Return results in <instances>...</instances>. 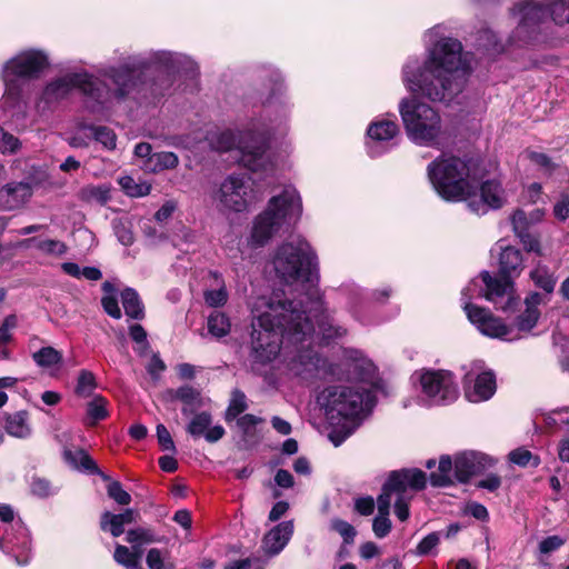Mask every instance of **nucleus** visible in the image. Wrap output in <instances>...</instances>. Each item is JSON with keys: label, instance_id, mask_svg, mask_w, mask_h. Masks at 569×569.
<instances>
[{"label": "nucleus", "instance_id": "obj_31", "mask_svg": "<svg viewBox=\"0 0 569 569\" xmlns=\"http://www.w3.org/2000/svg\"><path fill=\"white\" fill-rule=\"evenodd\" d=\"M79 129L82 131H89L90 137L93 138L97 142L101 143L104 148L109 150L116 148L117 137L110 128L104 126L80 123Z\"/></svg>", "mask_w": 569, "mask_h": 569}, {"label": "nucleus", "instance_id": "obj_19", "mask_svg": "<svg viewBox=\"0 0 569 569\" xmlns=\"http://www.w3.org/2000/svg\"><path fill=\"white\" fill-rule=\"evenodd\" d=\"M493 465V460L481 452L469 451L455 458V475L460 482H467L472 476L483 472Z\"/></svg>", "mask_w": 569, "mask_h": 569}, {"label": "nucleus", "instance_id": "obj_15", "mask_svg": "<svg viewBox=\"0 0 569 569\" xmlns=\"http://www.w3.org/2000/svg\"><path fill=\"white\" fill-rule=\"evenodd\" d=\"M466 369L463 382L465 395L470 402H481L490 399L496 391V378L491 371L483 370L481 361H475Z\"/></svg>", "mask_w": 569, "mask_h": 569}, {"label": "nucleus", "instance_id": "obj_43", "mask_svg": "<svg viewBox=\"0 0 569 569\" xmlns=\"http://www.w3.org/2000/svg\"><path fill=\"white\" fill-rule=\"evenodd\" d=\"M37 249L47 256L61 257L66 254L68 247L64 242L54 239H40Z\"/></svg>", "mask_w": 569, "mask_h": 569}, {"label": "nucleus", "instance_id": "obj_26", "mask_svg": "<svg viewBox=\"0 0 569 569\" xmlns=\"http://www.w3.org/2000/svg\"><path fill=\"white\" fill-rule=\"evenodd\" d=\"M173 397L182 402L183 416H191L203 406L201 393L191 386H182L174 391Z\"/></svg>", "mask_w": 569, "mask_h": 569}, {"label": "nucleus", "instance_id": "obj_39", "mask_svg": "<svg viewBox=\"0 0 569 569\" xmlns=\"http://www.w3.org/2000/svg\"><path fill=\"white\" fill-rule=\"evenodd\" d=\"M122 190L130 197H143L150 193L151 186L147 182L138 183L132 177L124 176L119 179Z\"/></svg>", "mask_w": 569, "mask_h": 569}, {"label": "nucleus", "instance_id": "obj_27", "mask_svg": "<svg viewBox=\"0 0 569 569\" xmlns=\"http://www.w3.org/2000/svg\"><path fill=\"white\" fill-rule=\"evenodd\" d=\"M529 277L536 287L543 290L542 295L546 296V299H549V296L553 292L557 283V277L555 273L550 271L546 264L538 262L530 271Z\"/></svg>", "mask_w": 569, "mask_h": 569}, {"label": "nucleus", "instance_id": "obj_45", "mask_svg": "<svg viewBox=\"0 0 569 569\" xmlns=\"http://www.w3.org/2000/svg\"><path fill=\"white\" fill-rule=\"evenodd\" d=\"M131 339L138 345L134 349L139 356H146L149 350V342L147 340V332L140 325H133L129 330Z\"/></svg>", "mask_w": 569, "mask_h": 569}, {"label": "nucleus", "instance_id": "obj_46", "mask_svg": "<svg viewBox=\"0 0 569 569\" xmlns=\"http://www.w3.org/2000/svg\"><path fill=\"white\" fill-rule=\"evenodd\" d=\"M82 198L91 201L94 200L99 203H104L109 200V188L106 186H89L82 189Z\"/></svg>", "mask_w": 569, "mask_h": 569}, {"label": "nucleus", "instance_id": "obj_12", "mask_svg": "<svg viewBox=\"0 0 569 569\" xmlns=\"http://www.w3.org/2000/svg\"><path fill=\"white\" fill-rule=\"evenodd\" d=\"M250 178L229 176L221 183L217 200L222 210L242 212L258 200Z\"/></svg>", "mask_w": 569, "mask_h": 569}, {"label": "nucleus", "instance_id": "obj_20", "mask_svg": "<svg viewBox=\"0 0 569 569\" xmlns=\"http://www.w3.org/2000/svg\"><path fill=\"white\" fill-rule=\"evenodd\" d=\"M191 416L186 431L192 438H203L209 443H216L226 435V430L221 425H212V416L209 412H194Z\"/></svg>", "mask_w": 569, "mask_h": 569}, {"label": "nucleus", "instance_id": "obj_29", "mask_svg": "<svg viewBox=\"0 0 569 569\" xmlns=\"http://www.w3.org/2000/svg\"><path fill=\"white\" fill-rule=\"evenodd\" d=\"M178 164V156L170 151L154 152L144 163L146 168L153 173L174 169Z\"/></svg>", "mask_w": 569, "mask_h": 569}, {"label": "nucleus", "instance_id": "obj_61", "mask_svg": "<svg viewBox=\"0 0 569 569\" xmlns=\"http://www.w3.org/2000/svg\"><path fill=\"white\" fill-rule=\"evenodd\" d=\"M565 540L559 536H549L539 543V550L542 553H549L559 549Z\"/></svg>", "mask_w": 569, "mask_h": 569}, {"label": "nucleus", "instance_id": "obj_21", "mask_svg": "<svg viewBox=\"0 0 569 569\" xmlns=\"http://www.w3.org/2000/svg\"><path fill=\"white\" fill-rule=\"evenodd\" d=\"M550 299H546L540 292H530L525 299V310L517 317L515 321L516 328L521 332H530L537 325L540 311V305H547Z\"/></svg>", "mask_w": 569, "mask_h": 569}, {"label": "nucleus", "instance_id": "obj_38", "mask_svg": "<svg viewBox=\"0 0 569 569\" xmlns=\"http://www.w3.org/2000/svg\"><path fill=\"white\" fill-rule=\"evenodd\" d=\"M550 21L558 27L569 26V0H549Z\"/></svg>", "mask_w": 569, "mask_h": 569}, {"label": "nucleus", "instance_id": "obj_52", "mask_svg": "<svg viewBox=\"0 0 569 569\" xmlns=\"http://www.w3.org/2000/svg\"><path fill=\"white\" fill-rule=\"evenodd\" d=\"M262 421V418L247 413L237 418V427L243 436L249 437L253 435L254 427Z\"/></svg>", "mask_w": 569, "mask_h": 569}, {"label": "nucleus", "instance_id": "obj_1", "mask_svg": "<svg viewBox=\"0 0 569 569\" xmlns=\"http://www.w3.org/2000/svg\"><path fill=\"white\" fill-rule=\"evenodd\" d=\"M277 276L288 284L308 286L306 305L295 302L283 292L273 291L269 297L260 296L250 302L252 333L250 361L252 367L271 362L279 355L281 346L293 347L288 362L289 370L302 379L315 377L325 369L326 361L311 348L317 319L319 335L329 341L347 333L343 327L333 322L317 288L318 258L309 242L292 238L281 243L272 258Z\"/></svg>", "mask_w": 569, "mask_h": 569}, {"label": "nucleus", "instance_id": "obj_54", "mask_svg": "<svg viewBox=\"0 0 569 569\" xmlns=\"http://www.w3.org/2000/svg\"><path fill=\"white\" fill-rule=\"evenodd\" d=\"M511 224H512V230L516 233V236H519V234H522L526 232H530L529 229H530L531 223L529 221L528 216L526 214V212L523 210L515 211V213L511 216Z\"/></svg>", "mask_w": 569, "mask_h": 569}, {"label": "nucleus", "instance_id": "obj_34", "mask_svg": "<svg viewBox=\"0 0 569 569\" xmlns=\"http://www.w3.org/2000/svg\"><path fill=\"white\" fill-rule=\"evenodd\" d=\"M207 326L209 333L216 338H222L227 336L231 328L229 318L220 311H213L208 317Z\"/></svg>", "mask_w": 569, "mask_h": 569}, {"label": "nucleus", "instance_id": "obj_32", "mask_svg": "<svg viewBox=\"0 0 569 569\" xmlns=\"http://www.w3.org/2000/svg\"><path fill=\"white\" fill-rule=\"evenodd\" d=\"M64 459L77 469L89 473H98L99 469L93 459L84 450H64Z\"/></svg>", "mask_w": 569, "mask_h": 569}, {"label": "nucleus", "instance_id": "obj_40", "mask_svg": "<svg viewBox=\"0 0 569 569\" xmlns=\"http://www.w3.org/2000/svg\"><path fill=\"white\" fill-rule=\"evenodd\" d=\"M146 562L149 569H174V565L168 560V552L157 548L148 551Z\"/></svg>", "mask_w": 569, "mask_h": 569}, {"label": "nucleus", "instance_id": "obj_23", "mask_svg": "<svg viewBox=\"0 0 569 569\" xmlns=\"http://www.w3.org/2000/svg\"><path fill=\"white\" fill-rule=\"evenodd\" d=\"M40 342H42V339L38 336H32L29 339L28 347L31 350L33 362L41 369H51L61 366L63 360L61 351L51 346H43L34 350Z\"/></svg>", "mask_w": 569, "mask_h": 569}, {"label": "nucleus", "instance_id": "obj_8", "mask_svg": "<svg viewBox=\"0 0 569 569\" xmlns=\"http://www.w3.org/2000/svg\"><path fill=\"white\" fill-rule=\"evenodd\" d=\"M499 277L482 271L480 278L485 289L479 288L478 296L492 302L498 310L503 312L513 311L518 303V296L515 291L513 278L518 277L523 269V259L519 249L515 247L500 246Z\"/></svg>", "mask_w": 569, "mask_h": 569}, {"label": "nucleus", "instance_id": "obj_64", "mask_svg": "<svg viewBox=\"0 0 569 569\" xmlns=\"http://www.w3.org/2000/svg\"><path fill=\"white\" fill-rule=\"evenodd\" d=\"M177 209V203L173 200H169L162 204V207L156 212L154 219L158 222H163L171 217Z\"/></svg>", "mask_w": 569, "mask_h": 569}, {"label": "nucleus", "instance_id": "obj_51", "mask_svg": "<svg viewBox=\"0 0 569 569\" xmlns=\"http://www.w3.org/2000/svg\"><path fill=\"white\" fill-rule=\"evenodd\" d=\"M509 459L511 462H513L518 466H521V467H526V466L530 465L531 461H532L533 466L539 465V459L537 457H535L529 450H526L522 448L512 450L509 453Z\"/></svg>", "mask_w": 569, "mask_h": 569}, {"label": "nucleus", "instance_id": "obj_10", "mask_svg": "<svg viewBox=\"0 0 569 569\" xmlns=\"http://www.w3.org/2000/svg\"><path fill=\"white\" fill-rule=\"evenodd\" d=\"M510 14L517 20L512 41L529 43L538 40L542 23L550 20V1L519 0L510 9Z\"/></svg>", "mask_w": 569, "mask_h": 569}, {"label": "nucleus", "instance_id": "obj_63", "mask_svg": "<svg viewBox=\"0 0 569 569\" xmlns=\"http://www.w3.org/2000/svg\"><path fill=\"white\" fill-rule=\"evenodd\" d=\"M557 219L563 221L569 217V194L563 196L553 208Z\"/></svg>", "mask_w": 569, "mask_h": 569}, {"label": "nucleus", "instance_id": "obj_14", "mask_svg": "<svg viewBox=\"0 0 569 569\" xmlns=\"http://www.w3.org/2000/svg\"><path fill=\"white\" fill-rule=\"evenodd\" d=\"M422 392L435 405L452 402L458 397V388L452 373L446 370H427L420 375Z\"/></svg>", "mask_w": 569, "mask_h": 569}, {"label": "nucleus", "instance_id": "obj_55", "mask_svg": "<svg viewBox=\"0 0 569 569\" xmlns=\"http://www.w3.org/2000/svg\"><path fill=\"white\" fill-rule=\"evenodd\" d=\"M389 515L378 513L373 519L372 530L378 538H385L391 529V521Z\"/></svg>", "mask_w": 569, "mask_h": 569}, {"label": "nucleus", "instance_id": "obj_35", "mask_svg": "<svg viewBox=\"0 0 569 569\" xmlns=\"http://www.w3.org/2000/svg\"><path fill=\"white\" fill-rule=\"evenodd\" d=\"M248 408L247 397L246 395L236 389L231 393V399L229 401V406L224 413V420L227 422H231L237 419L241 413H243Z\"/></svg>", "mask_w": 569, "mask_h": 569}, {"label": "nucleus", "instance_id": "obj_47", "mask_svg": "<svg viewBox=\"0 0 569 569\" xmlns=\"http://www.w3.org/2000/svg\"><path fill=\"white\" fill-rule=\"evenodd\" d=\"M127 542L131 545L142 546L144 543H150L156 541L154 536L151 530L146 528H137L129 530L126 537Z\"/></svg>", "mask_w": 569, "mask_h": 569}, {"label": "nucleus", "instance_id": "obj_48", "mask_svg": "<svg viewBox=\"0 0 569 569\" xmlns=\"http://www.w3.org/2000/svg\"><path fill=\"white\" fill-rule=\"evenodd\" d=\"M330 529L338 532L346 543L353 542L356 530L349 522L342 519H332Z\"/></svg>", "mask_w": 569, "mask_h": 569}, {"label": "nucleus", "instance_id": "obj_58", "mask_svg": "<svg viewBox=\"0 0 569 569\" xmlns=\"http://www.w3.org/2000/svg\"><path fill=\"white\" fill-rule=\"evenodd\" d=\"M157 438L162 450L176 451L174 442L171 438L169 430L163 425L157 426Z\"/></svg>", "mask_w": 569, "mask_h": 569}, {"label": "nucleus", "instance_id": "obj_37", "mask_svg": "<svg viewBox=\"0 0 569 569\" xmlns=\"http://www.w3.org/2000/svg\"><path fill=\"white\" fill-rule=\"evenodd\" d=\"M112 228H113L114 234L117 236L118 240L123 246H131L133 243L134 236L132 232V223H131L130 218L120 217V218L113 219Z\"/></svg>", "mask_w": 569, "mask_h": 569}, {"label": "nucleus", "instance_id": "obj_4", "mask_svg": "<svg viewBox=\"0 0 569 569\" xmlns=\"http://www.w3.org/2000/svg\"><path fill=\"white\" fill-rule=\"evenodd\" d=\"M289 111L286 100L273 101V98H270L266 108L268 124L252 123L246 131L238 133L231 130L222 131L212 144L221 152L234 151L237 161L252 173L261 172L269 177L273 171V163L267 153L268 141L272 134L286 132Z\"/></svg>", "mask_w": 569, "mask_h": 569}, {"label": "nucleus", "instance_id": "obj_42", "mask_svg": "<svg viewBox=\"0 0 569 569\" xmlns=\"http://www.w3.org/2000/svg\"><path fill=\"white\" fill-rule=\"evenodd\" d=\"M107 400L102 397H94L87 406V416L90 420V425H94L100 420H103L108 416Z\"/></svg>", "mask_w": 569, "mask_h": 569}, {"label": "nucleus", "instance_id": "obj_25", "mask_svg": "<svg viewBox=\"0 0 569 569\" xmlns=\"http://www.w3.org/2000/svg\"><path fill=\"white\" fill-rule=\"evenodd\" d=\"M137 516L138 512L130 508L118 515L106 511L101 516L100 527L103 531H109L113 537H119L124 532V526L133 523Z\"/></svg>", "mask_w": 569, "mask_h": 569}, {"label": "nucleus", "instance_id": "obj_28", "mask_svg": "<svg viewBox=\"0 0 569 569\" xmlns=\"http://www.w3.org/2000/svg\"><path fill=\"white\" fill-rule=\"evenodd\" d=\"M6 431L9 436L14 438L24 439L31 435V426L29 423V416L27 411H17L8 415L6 419Z\"/></svg>", "mask_w": 569, "mask_h": 569}, {"label": "nucleus", "instance_id": "obj_59", "mask_svg": "<svg viewBox=\"0 0 569 569\" xmlns=\"http://www.w3.org/2000/svg\"><path fill=\"white\" fill-rule=\"evenodd\" d=\"M517 237L520 239V242L528 252L541 254L540 242L536 236L530 232H526Z\"/></svg>", "mask_w": 569, "mask_h": 569}, {"label": "nucleus", "instance_id": "obj_9", "mask_svg": "<svg viewBox=\"0 0 569 569\" xmlns=\"http://www.w3.org/2000/svg\"><path fill=\"white\" fill-rule=\"evenodd\" d=\"M48 66V54L42 50H24L9 59L1 71L4 103L17 107L22 99L26 81L38 78Z\"/></svg>", "mask_w": 569, "mask_h": 569}, {"label": "nucleus", "instance_id": "obj_50", "mask_svg": "<svg viewBox=\"0 0 569 569\" xmlns=\"http://www.w3.org/2000/svg\"><path fill=\"white\" fill-rule=\"evenodd\" d=\"M30 489L32 495L39 498H47L56 492L50 481L40 477L32 478Z\"/></svg>", "mask_w": 569, "mask_h": 569}, {"label": "nucleus", "instance_id": "obj_18", "mask_svg": "<svg viewBox=\"0 0 569 569\" xmlns=\"http://www.w3.org/2000/svg\"><path fill=\"white\" fill-rule=\"evenodd\" d=\"M466 201L469 209L477 214H485L489 209H499L506 202L505 191L496 180L485 181Z\"/></svg>", "mask_w": 569, "mask_h": 569}, {"label": "nucleus", "instance_id": "obj_49", "mask_svg": "<svg viewBox=\"0 0 569 569\" xmlns=\"http://www.w3.org/2000/svg\"><path fill=\"white\" fill-rule=\"evenodd\" d=\"M108 496L121 506H128L131 502V496L122 488L119 481H112L107 487Z\"/></svg>", "mask_w": 569, "mask_h": 569}, {"label": "nucleus", "instance_id": "obj_33", "mask_svg": "<svg viewBox=\"0 0 569 569\" xmlns=\"http://www.w3.org/2000/svg\"><path fill=\"white\" fill-rule=\"evenodd\" d=\"M452 466L455 467V462H452L451 458L449 456H442L439 461L438 471L430 475L431 485L433 487H447L451 485Z\"/></svg>", "mask_w": 569, "mask_h": 569}, {"label": "nucleus", "instance_id": "obj_56", "mask_svg": "<svg viewBox=\"0 0 569 569\" xmlns=\"http://www.w3.org/2000/svg\"><path fill=\"white\" fill-rule=\"evenodd\" d=\"M440 541V535L438 532H431L426 536L417 546V555L426 556L431 552L433 548L438 546Z\"/></svg>", "mask_w": 569, "mask_h": 569}, {"label": "nucleus", "instance_id": "obj_60", "mask_svg": "<svg viewBox=\"0 0 569 569\" xmlns=\"http://www.w3.org/2000/svg\"><path fill=\"white\" fill-rule=\"evenodd\" d=\"M148 373L154 379H159L160 375L166 370L164 362L160 359L158 353H153L149 363L146 367Z\"/></svg>", "mask_w": 569, "mask_h": 569}, {"label": "nucleus", "instance_id": "obj_57", "mask_svg": "<svg viewBox=\"0 0 569 569\" xmlns=\"http://www.w3.org/2000/svg\"><path fill=\"white\" fill-rule=\"evenodd\" d=\"M101 305L103 310L112 318L120 319L122 313L118 305L117 296H103L101 298Z\"/></svg>", "mask_w": 569, "mask_h": 569}, {"label": "nucleus", "instance_id": "obj_6", "mask_svg": "<svg viewBox=\"0 0 569 569\" xmlns=\"http://www.w3.org/2000/svg\"><path fill=\"white\" fill-rule=\"evenodd\" d=\"M427 176L435 191L447 201H466L479 188L476 163L452 154H442L431 161Z\"/></svg>", "mask_w": 569, "mask_h": 569}, {"label": "nucleus", "instance_id": "obj_22", "mask_svg": "<svg viewBox=\"0 0 569 569\" xmlns=\"http://www.w3.org/2000/svg\"><path fill=\"white\" fill-rule=\"evenodd\" d=\"M32 196V188L28 182H10L0 189V207L3 210L21 208Z\"/></svg>", "mask_w": 569, "mask_h": 569}, {"label": "nucleus", "instance_id": "obj_5", "mask_svg": "<svg viewBox=\"0 0 569 569\" xmlns=\"http://www.w3.org/2000/svg\"><path fill=\"white\" fill-rule=\"evenodd\" d=\"M359 371L360 383L355 386H337L326 390V411L328 419L336 428L329 433L335 447L340 446L359 427L363 416L369 413L376 403V367L369 360L355 366Z\"/></svg>", "mask_w": 569, "mask_h": 569}, {"label": "nucleus", "instance_id": "obj_2", "mask_svg": "<svg viewBox=\"0 0 569 569\" xmlns=\"http://www.w3.org/2000/svg\"><path fill=\"white\" fill-rule=\"evenodd\" d=\"M425 42L426 58H409L402 66V83L415 97L403 98L399 112L408 137L418 144L432 146L441 132V120L418 97L431 101L451 99L461 91L470 67L462 56L461 43L446 36L443 27L428 30Z\"/></svg>", "mask_w": 569, "mask_h": 569}, {"label": "nucleus", "instance_id": "obj_44", "mask_svg": "<svg viewBox=\"0 0 569 569\" xmlns=\"http://www.w3.org/2000/svg\"><path fill=\"white\" fill-rule=\"evenodd\" d=\"M20 148V140L0 127V152L2 154H14Z\"/></svg>", "mask_w": 569, "mask_h": 569}, {"label": "nucleus", "instance_id": "obj_24", "mask_svg": "<svg viewBox=\"0 0 569 569\" xmlns=\"http://www.w3.org/2000/svg\"><path fill=\"white\" fill-rule=\"evenodd\" d=\"M293 533V522L283 521L273 527L263 538L262 546L267 553L278 555L289 542Z\"/></svg>", "mask_w": 569, "mask_h": 569}, {"label": "nucleus", "instance_id": "obj_36", "mask_svg": "<svg viewBox=\"0 0 569 569\" xmlns=\"http://www.w3.org/2000/svg\"><path fill=\"white\" fill-rule=\"evenodd\" d=\"M113 558L117 563L123 566L126 569H142L140 553L131 552L126 546L117 545Z\"/></svg>", "mask_w": 569, "mask_h": 569}, {"label": "nucleus", "instance_id": "obj_53", "mask_svg": "<svg viewBox=\"0 0 569 569\" xmlns=\"http://www.w3.org/2000/svg\"><path fill=\"white\" fill-rule=\"evenodd\" d=\"M204 301L210 307H221L228 300V292L224 286L204 291Z\"/></svg>", "mask_w": 569, "mask_h": 569}, {"label": "nucleus", "instance_id": "obj_3", "mask_svg": "<svg viewBox=\"0 0 569 569\" xmlns=\"http://www.w3.org/2000/svg\"><path fill=\"white\" fill-rule=\"evenodd\" d=\"M156 68L169 77L184 76L194 78L198 74L197 63L186 54L172 51H154L146 58H130L122 66L107 67L98 71L99 77L110 81L108 86L88 72H71L58 77L44 87L40 102L50 107L66 99L74 89L94 101L99 109H104L113 100L126 98L136 87L137 71Z\"/></svg>", "mask_w": 569, "mask_h": 569}, {"label": "nucleus", "instance_id": "obj_7", "mask_svg": "<svg viewBox=\"0 0 569 569\" xmlns=\"http://www.w3.org/2000/svg\"><path fill=\"white\" fill-rule=\"evenodd\" d=\"M302 213V202L293 187L272 197L266 209L259 213L252 226L251 239L257 246H263L273 237L287 232L298 222Z\"/></svg>", "mask_w": 569, "mask_h": 569}, {"label": "nucleus", "instance_id": "obj_11", "mask_svg": "<svg viewBox=\"0 0 569 569\" xmlns=\"http://www.w3.org/2000/svg\"><path fill=\"white\" fill-rule=\"evenodd\" d=\"M478 283L471 281L461 293L462 308L469 321L483 335L493 339L512 341L519 337H511L513 329L506 325L500 318L492 315L486 308L471 303V299L478 296Z\"/></svg>", "mask_w": 569, "mask_h": 569}, {"label": "nucleus", "instance_id": "obj_62", "mask_svg": "<svg viewBox=\"0 0 569 569\" xmlns=\"http://www.w3.org/2000/svg\"><path fill=\"white\" fill-rule=\"evenodd\" d=\"M409 498L406 493L400 495L395 502V513L400 521H406L409 518Z\"/></svg>", "mask_w": 569, "mask_h": 569}, {"label": "nucleus", "instance_id": "obj_17", "mask_svg": "<svg viewBox=\"0 0 569 569\" xmlns=\"http://www.w3.org/2000/svg\"><path fill=\"white\" fill-rule=\"evenodd\" d=\"M2 550L13 557L18 566L31 560V536L23 523H16L2 536Z\"/></svg>", "mask_w": 569, "mask_h": 569}, {"label": "nucleus", "instance_id": "obj_41", "mask_svg": "<svg viewBox=\"0 0 569 569\" xmlns=\"http://www.w3.org/2000/svg\"><path fill=\"white\" fill-rule=\"evenodd\" d=\"M96 377L89 370H81L79 372L77 386H76V393L79 397L87 398L89 397L92 391L96 389Z\"/></svg>", "mask_w": 569, "mask_h": 569}, {"label": "nucleus", "instance_id": "obj_13", "mask_svg": "<svg viewBox=\"0 0 569 569\" xmlns=\"http://www.w3.org/2000/svg\"><path fill=\"white\" fill-rule=\"evenodd\" d=\"M426 473L420 469L392 471L377 499L378 513L389 515L393 493L399 497L406 493L407 489L422 490L426 487Z\"/></svg>", "mask_w": 569, "mask_h": 569}, {"label": "nucleus", "instance_id": "obj_16", "mask_svg": "<svg viewBox=\"0 0 569 569\" xmlns=\"http://www.w3.org/2000/svg\"><path fill=\"white\" fill-rule=\"evenodd\" d=\"M367 136L369 154L378 157L396 144L393 140L399 136V126L395 120L377 119L369 124Z\"/></svg>", "mask_w": 569, "mask_h": 569}, {"label": "nucleus", "instance_id": "obj_30", "mask_svg": "<svg viewBox=\"0 0 569 569\" xmlns=\"http://www.w3.org/2000/svg\"><path fill=\"white\" fill-rule=\"evenodd\" d=\"M121 301L128 317L137 320L144 317L143 303L134 289L126 288L121 292Z\"/></svg>", "mask_w": 569, "mask_h": 569}]
</instances>
